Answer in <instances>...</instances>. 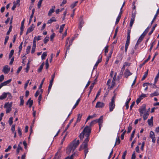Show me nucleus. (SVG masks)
<instances>
[{
  "label": "nucleus",
  "instance_id": "nucleus-31",
  "mask_svg": "<svg viewBox=\"0 0 159 159\" xmlns=\"http://www.w3.org/2000/svg\"><path fill=\"white\" fill-rule=\"evenodd\" d=\"M159 78V69L158 70V72L156 77L154 79V84H156L157 82L158 79Z\"/></svg>",
  "mask_w": 159,
  "mask_h": 159
},
{
  "label": "nucleus",
  "instance_id": "nucleus-25",
  "mask_svg": "<svg viewBox=\"0 0 159 159\" xmlns=\"http://www.w3.org/2000/svg\"><path fill=\"white\" fill-rule=\"evenodd\" d=\"M80 98H79L76 101V102L75 103V105L73 107L72 110L74 109L75 108V107H77V106H78L79 103V102L80 101Z\"/></svg>",
  "mask_w": 159,
  "mask_h": 159
},
{
  "label": "nucleus",
  "instance_id": "nucleus-49",
  "mask_svg": "<svg viewBox=\"0 0 159 159\" xmlns=\"http://www.w3.org/2000/svg\"><path fill=\"white\" fill-rule=\"evenodd\" d=\"M132 129V126L129 125L128 128L127 133H129L131 131Z\"/></svg>",
  "mask_w": 159,
  "mask_h": 159
},
{
  "label": "nucleus",
  "instance_id": "nucleus-2",
  "mask_svg": "<svg viewBox=\"0 0 159 159\" xmlns=\"http://www.w3.org/2000/svg\"><path fill=\"white\" fill-rule=\"evenodd\" d=\"M79 144L80 141L79 140H74L68 146L67 152H68L69 153L71 151H74L77 147L79 145Z\"/></svg>",
  "mask_w": 159,
  "mask_h": 159
},
{
  "label": "nucleus",
  "instance_id": "nucleus-12",
  "mask_svg": "<svg viewBox=\"0 0 159 159\" xmlns=\"http://www.w3.org/2000/svg\"><path fill=\"white\" fill-rule=\"evenodd\" d=\"M11 79H9L7 80L4 81L2 83L0 84V86L2 87L3 86L7 85L8 84H9L11 82Z\"/></svg>",
  "mask_w": 159,
  "mask_h": 159
},
{
  "label": "nucleus",
  "instance_id": "nucleus-10",
  "mask_svg": "<svg viewBox=\"0 0 159 159\" xmlns=\"http://www.w3.org/2000/svg\"><path fill=\"white\" fill-rule=\"evenodd\" d=\"M132 73L130 72L129 70L128 69L125 70V71L124 73L125 77L126 78H128V77L132 75Z\"/></svg>",
  "mask_w": 159,
  "mask_h": 159
},
{
  "label": "nucleus",
  "instance_id": "nucleus-13",
  "mask_svg": "<svg viewBox=\"0 0 159 159\" xmlns=\"http://www.w3.org/2000/svg\"><path fill=\"white\" fill-rule=\"evenodd\" d=\"M57 21V20L56 19L55 17H52L50 19L48 20L47 22V24H49L52 23L53 22H55Z\"/></svg>",
  "mask_w": 159,
  "mask_h": 159
},
{
  "label": "nucleus",
  "instance_id": "nucleus-20",
  "mask_svg": "<svg viewBox=\"0 0 159 159\" xmlns=\"http://www.w3.org/2000/svg\"><path fill=\"white\" fill-rule=\"evenodd\" d=\"M120 142V137L119 136L117 137L116 139V141L115 143V144L114 147H115L116 145L119 144Z\"/></svg>",
  "mask_w": 159,
  "mask_h": 159
},
{
  "label": "nucleus",
  "instance_id": "nucleus-1",
  "mask_svg": "<svg viewBox=\"0 0 159 159\" xmlns=\"http://www.w3.org/2000/svg\"><path fill=\"white\" fill-rule=\"evenodd\" d=\"M91 132V128L89 126H86L79 135V137L80 140H83V139H85L80 148V150L82 148L84 149L85 158L86 157V155L89 152L88 149L87 148L88 143L89 139V136Z\"/></svg>",
  "mask_w": 159,
  "mask_h": 159
},
{
  "label": "nucleus",
  "instance_id": "nucleus-64",
  "mask_svg": "<svg viewBox=\"0 0 159 159\" xmlns=\"http://www.w3.org/2000/svg\"><path fill=\"white\" fill-rule=\"evenodd\" d=\"M39 93H40V91L39 90H37L34 94L35 97H37L39 95Z\"/></svg>",
  "mask_w": 159,
  "mask_h": 159
},
{
  "label": "nucleus",
  "instance_id": "nucleus-43",
  "mask_svg": "<svg viewBox=\"0 0 159 159\" xmlns=\"http://www.w3.org/2000/svg\"><path fill=\"white\" fill-rule=\"evenodd\" d=\"M8 122L10 125H11L12 124L13 122L12 117H11L9 118Z\"/></svg>",
  "mask_w": 159,
  "mask_h": 159
},
{
  "label": "nucleus",
  "instance_id": "nucleus-60",
  "mask_svg": "<svg viewBox=\"0 0 159 159\" xmlns=\"http://www.w3.org/2000/svg\"><path fill=\"white\" fill-rule=\"evenodd\" d=\"M156 84H154V83L153 84H150V87L153 88H157V86L155 85Z\"/></svg>",
  "mask_w": 159,
  "mask_h": 159
},
{
  "label": "nucleus",
  "instance_id": "nucleus-21",
  "mask_svg": "<svg viewBox=\"0 0 159 159\" xmlns=\"http://www.w3.org/2000/svg\"><path fill=\"white\" fill-rule=\"evenodd\" d=\"M22 144L21 142H20L19 144L18 145V148L16 150V152L17 153H19L20 150H22V148L20 146V144Z\"/></svg>",
  "mask_w": 159,
  "mask_h": 159
},
{
  "label": "nucleus",
  "instance_id": "nucleus-30",
  "mask_svg": "<svg viewBox=\"0 0 159 159\" xmlns=\"http://www.w3.org/2000/svg\"><path fill=\"white\" fill-rule=\"evenodd\" d=\"M130 30H128L127 32V39L126 40L130 41Z\"/></svg>",
  "mask_w": 159,
  "mask_h": 159
},
{
  "label": "nucleus",
  "instance_id": "nucleus-57",
  "mask_svg": "<svg viewBox=\"0 0 159 159\" xmlns=\"http://www.w3.org/2000/svg\"><path fill=\"white\" fill-rule=\"evenodd\" d=\"M30 81V80H27L26 82L25 83L24 86V88L25 89H26Z\"/></svg>",
  "mask_w": 159,
  "mask_h": 159
},
{
  "label": "nucleus",
  "instance_id": "nucleus-36",
  "mask_svg": "<svg viewBox=\"0 0 159 159\" xmlns=\"http://www.w3.org/2000/svg\"><path fill=\"white\" fill-rule=\"evenodd\" d=\"M54 12V8H51L50 9L48 13V16H51L52 14Z\"/></svg>",
  "mask_w": 159,
  "mask_h": 159
},
{
  "label": "nucleus",
  "instance_id": "nucleus-56",
  "mask_svg": "<svg viewBox=\"0 0 159 159\" xmlns=\"http://www.w3.org/2000/svg\"><path fill=\"white\" fill-rule=\"evenodd\" d=\"M4 76L3 75H1L0 76V82H2L4 79Z\"/></svg>",
  "mask_w": 159,
  "mask_h": 159
},
{
  "label": "nucleus",
  "instance_id": "nucleus-63",
  "mask_svg": "<svg viewBox=\"0 0 159 159\" xmlns=\"http://www.w3.org/2000/svg\"><path fill=\"white\" fill-rule=\"evenodd\" d=\"M144 145H145V142L144 141H143L142 143V145L141 146V148H140L141 150L142 151H143V148H144Z\"/></svg>",
  "mask_w": 159,
  "mask_h": 159
},
{
  "label": "nucleus",
  "instance_id": "nucleus-17",
  "mask_svg": "<svg viewBox=\"0 0 159 159\" xmlns=\"http://www.w3.org/2000/svg\"><path fill=\"white\" fill-rule=\"evenodd\" d=\"M95 120L96 123H98V124L102 123L103 116H101L99 119Z\"/></svg>",
  "mask_w": 159,
  "mask_h": 159
},
{
  "label": "nucleus",
  "instance_id": "nucleus-38",
  "mask_svg": "<svg viewBox=\"0 0 159 159\" xmlns=\"http://www.w3.org/2000/svg\"><path fill=\"white\" fill-rule=\"evenodd\" d=\"M65 24H63L61 26L60 28V31H59V32L60 33H61L62 32L63 29L65 26Z\"/></svg>",
  "mask_w": 159,
  "mask_h": 159
},
{
  "label": "nucleus",
  "instance_id": "nucleus-51",
  "mask_svg": "<svg viewBox=\"0 0 159 159\" xmlns=\"http://www.w3.org/2000/svg\"><path fill=\"white\" fill-rule=\"evenodd\" d=\"M44 80H45V78H44L42 80V82H41V83L40 84V85H39V89H41V88H42V85L43 84V83L44 81Z\"/></svg>",
  "mask_w": 159,
  "mask_h": 159
},
{
  "label": "nucleus",
  "instance_id": "nucleus-14",
  "mask_svg": "<svg viewBox=\"0 0 159 159\" xmlns=\"http://www.w3.org/2000/svg\"><path fill=\"white\" fill-rule=\"evenodd\" d=\"M31 98H29L26 103V105L29 104V107L30 108L31 107L33 103V100H31Z\"/></svg>",
  "mask_w": 159,
  "mask_h": 159
},
{
  "label": "nucleus",
  "instance_id": "nucleus-55",
  "mask_svg": "<svg viewBox=\"0 0 159 159\" xmlns=\"http://www.w3.org/2000/svg\"><path fill=\"white\" fill-rule=\"evenodd\" d=\"M150 57H151V56L150 55H149L148 58L146 59V60L143 62V65H144L145 64L146 62H147L150 59Z\"/></svg>",
  "mask_w": 159,
  "mask_h": 159
},
{
  "label": "nucleus",
  "instance_id": "nucleus-61",
  "mask_svg": "<svg viewBox=\"0 0 159 159\" xmlns=\"http://www.w3.org/2000/svg\"><path fill=\"white\" fill-rule=\"evenodd\" d=\"M9 36H6L5 37V41L4 43L5 44H6V43H7V41L9 39Z\"/></svg>",
  "mask_w": 159,
  "mask_h": 159
},
{
  "label": "nucleus",
  "instance_id": "nucleus-46",
  "mask_svg": "<svg viewBox=\"0 0 159 159\" xmlns=\"http://www.w3.org/2000/svg\"><path fill=\"white\" fill-rule=\"evenodd\" d=\"M96 121L95 120H94L93 121H92L89 124V126L90 127H91L92 126H93L95 124H96Z\"/></svg>",
  "mask_w": 159,
  "mask_h": 159
},
{
  "label": "nucleus",
  "instance_id": "nucleus-40",
  "mask_svg": "<svg viewBox=\"0 0 159 159\" xmlns=\"http://www.w3.org/2000/svg\"><path fill=\"white\" fill-rule=\"evenodd\" d=\"M144 36L143 35L141 34V36L140 37L139 39H138L137 41L139 42L140 43L142 41L143 39L144 38Z\"/></svg>",
  "mask_w": 159,
  "mask_h": 159
},
{
  "label": "nucleus",
  "instance_id": "nucleus-3",
  "mask_svg": "<svg viewBox=\"0 0 159 159\" xmlns=\"http://www.w3.org/2000/svg\"><path fill=\"white\" fill-rule=\"evenodd\" d=\"M12 102H11L6 103L4 106V108L6 109V113H9L11 111V107L12 106Z\"/></svg>",
  "mask_w": 159,
  "mask_h": 159
},
{
  "label": "nucleus",
  "instance_id": "nucleus-32",
  "mask_svg": "<svg viewBox=\"0 0 159 159\" xmlns=\"http://www.w3.org/2000/svg\"><path fill=\"white\" fill-rule=\"evenodd\" d=\"M135 20V18H132L131 19L130 24H129V26L130 27H131L133 25L134 23V21Z\"/></svg>",
  "mask_w": 159,
  "mask_h": 159
},
{
  "label": "nucleus",
  "instance_id": "nucleus-54",
  "mask_svg": "<svg viewBox=\"0 0 159 159\" xmlns=\"http://www.w3.org/2000/svg\"><path fill=\"white\" fill-rule=\"evenodd\" d=\"M6 94L7 95V96H8V98L9 99H11L12 98V96L11 95V94L9 92L6 93Z\"/></svg>",
  "mask_w": 159,
  "mask_h": 159
},
{
  "label": "nucleus",
  "instance_id": "nucleus-11",
  "mask_svg": "<svg viewBox=\"0 0 159 159\" xmlns=\"http://www.w3.org/2000/svg\"><path fill=\"white\" fill-rule=\"evenodd\" d=\"M35 27V26L34 24H32L30 27L28 28L27 29L26 33V35H27L28 33H30L34 30Z\"/></svg>",
  "mask_w": 159,
  "mask_h": 159
},
{
  "label": "nucleus",
  "instance_id": "nucleus-52",
  "mask_svg": "<svg viewBox=\"0 0 159 159\" xmlns=\"http://www.w3.org/2000/svg\"><path fill=\"white\" fill-rule=\"evenodd\" d=\"M45 65H46V69H48V67H49V64H48V59H47V60L46 61Z\"/></svg>",
  "mask_w": 159,
  "mask_h": 159
},
{
  "label": "nucleus",
  "instance_id": "nucleus-5",
  "mask_svg": "<svg viewBox=\"0 0 159 159\" xmlns=\"http://www.w3.org/2000/svg\"><path fill=\"white\" fill-rule=\"evenodd\" d=\"M139 111L140 113V116H142L143 114L146 111V107L145 104H143L139 109Z\"/></svg>",
  "mask_w": 159,
  "mask_h": 159
},
{
  "label": "nucleus",
  "instance_id": "nucleus-27",
  "mask_svg": "<svg viewBox=\"0 0 159 159\" xmlns=\"http://www.w3.org/2000/svg\"><path fill=\"white\" fill-rule=\"evenodd\" d=\"M82 116V114H78L77 120L76 121V123L80 121Z\"/></svg>",
  "mask_w": 159,
  "mask_h": 159
},
{
  "label": "nucleus",
  "instance_id": "nucleus-8",
  "mask_svg": "<svg viewBox=\"0 0 159 159\" xmlns=\"http://www.w3.org/2000/svg\"><path fill=\"white\" fill-rule=\"evenodd\" d=\"M10 69L8 65H6L3 67L2 71L5 74H7L9 72Z\"/></svg>",
  "mask_w": 159,
  "mask_h": 159
},
{
  "label": "nucleus",
  "instance_id": "nucleus-16",
  "mask_svg": "<svg viewBox=\"0 0 159 159\" xmlns=\"http://www.w3.org/2000/svg\"><path fill=\"white\" fill-rule=\"evenodd\" d=\"M153 117L152 116L150 119H149L148 120V125L150 126H152L153 125Z\"/></svg>",
  "mask_w": 159,
  "mask_h": 159
},
{
  "label": "nucleus",
  "instance_id": "nucleus-58",
  "mask_svg": "<svg viewBox=\"0 0 159 159\" xmlns=\"http://www.w3.org/2000/svg\"><path fill=\"white\" fill-rule=\"evenodd\" d=\"M126 154V151H125L124 152L123 154L122 155V159H125V157Z\"/></svg>",
  "mask_w": 159,
  "mask_h": 159
},
{
  "label": "nucleus",
  "instance_id": "nucleus-47",
  "mask_svg": "<svg viewBox=\"0 0 159 159\" xmlns=\"http://www.w3.org/2000/svg\"><path fill=\"white\" fill-rule=\"evenodd\" d=\"M49 37H46L43 40V42L44 43H46L47 42L49 41Z\"/></svg>",
  "mask_w": 159,
  "mask_h": 159
},
{
  "label": "nucleus",
  "instance_id": "nucleus-26",
  "mask_svg": "<svg viewBox=\"0 0 159 159\" xmlns=\"http://www.w3.org/2000/svg\"><path fill=\"white\" fill-rule=\"evenodd\" d=\"M36 40H37V37L35 36L34 39L33 41V45L32 47L35 48L36 47Z\"/></svg>",
  "mask_w": 159,
  "mask_h": 159
},
{
  "label": "nucleus",
  "instance_id": "nucleus-50",
  "mask_svg": "<svg viewBox=\"0 0 159 159\" xmlns=\"http://www.w3.org/2000/svg\"><path fill=\"white\" fill-rule=\"evenodd\" d=\"M23 42H22L20 43V46H19V52H21V50H22V45H23Z\"/></svg>",
  "mask_w": 159,
  "mask_h": 159
},
{
  "label": "nucleus",
  "instance_id": "nucleus-22",
  "mask_svg": "<svg viewBox=\"0 0 159 159\" xmlns=\"http://www.w3.org/2000/svg\"><path fill=\"white\" fill-rule=\"evenodd\" d=\"M121 17V14L120 13H119V15L116 19V23H115L116 25H117L118 24V23H119V21Z\"/></svg>",
  "mask_w": 159,
  "mask_h": 159
},
{
  "label": "nucleus",
  "instance_id": "nucleus-34",
  "mask_svg": "<svg viewBox=\"0 0 159 159\" xmlns=\"http://www.w3.org/2000/svg\"><path fill=\"white\" fill-rule=\"evenodd\" d=\"M96 116V114H94L92 116H89L86 120V122H87L88 120H89L91 119H92L93 118V117H95Z\"/></svg>",
  "mask_w": 159,
  "mask_h": 159
},
{
  "label": "nucleus",
  "instance_id": "nucleus-19",
  "mask_svg": "<svg viewBox=\"0 0 159 159\" xmlns=\"http://www.w3.org/2000/svg\"><path fill=\"white\" fill-rule=\"evenodd\" d=\"M102 57H101L100 58H99L97 60L94 66V69H95V67H97L99 63L102 61Z\"/></svg>",
  "mask_w": 159,
  "mask_h": 159
},
{
  "label": "nucleus",
  "instance_id": "nucleus-41",
  "mask_svg": "<svg viewBox=\"0 0 159 159\" xmlns=\"http://www.w3.org/2000/svg\"><path fill=\"white\" fill-rule=\"evenodd\" d=\"M12 28V26L11 25L10 26L9 30H8V31H7V35H8L10 34V33L11 31Z\"/></svg>",
  "mask_w": 159,
  "mask_h": 159
},
{
  "label": "nucleus",
  "instance_id": "nucleus-44",
  "mask_svg": "<svg viewBox=\"0 0 159 159\" xmlns=\"http://www.w3.org/2000/svg\"><path fill=\"white\" fill-rule=\"evenodd\" d=\"M18 133L20 136L22 135L21 129L19 127H18Z\"/></svg>",
  "mask_w": 159,
  "mask_h": 159
},
{
  "label": "nucleus",
  "instance_id": "nucleus-62",
  "mask_svg": "<svg viewBox=\"0 0 159 159\" xmlns=\"http://www.w3.org/2000/svg\"><path fill=\"white\" fill-rule=\"evenodd\" d=\"M126 132V130H125L121 134V139H124V135L125 133Z\"/></svg>",
  "mask_w": 159,
  "mask_h": 159
},
{
  "label": "nucleus",
  "instance_id": "nucleus-48",
  "mask_svg": "<svg viewBox=\"0 0 159 159\" xmlns=\"http://www.w3.org/2000/svg\"><path fill=\"white\" fill-rule=\"evenodd\" d=\"M31 49V46H27V48L26 50V52L27 54H28L30 51V50Z\"/></svg>",
  "mask_w": 159,
  "mask_h": 159
},
{
  "label": "nucleus",
  "instance_id": "nucleus-37",
  "mask_svg": "<svg viewBox=\"0 0 159 159\" xmlns=\"http://www.w3.org/2000/svg\"><path fill=\"white\" fill-rule=\"evenodd\" d=\"M47 56V52H43L41 56L42 59V60L45 59L46 57Z\"/></svg>",
  "mask_w": 159,
  "mask_h": 159
},
{
  "label": "nucleus",
  "instance_id": "nucleus-45",
  "mask_svg": "<svg viewBox=\"0 0 159 159\" xmlns=\"http://www.w3.org/2000/svg\"><path fill=\"white\" fill-rule=\"evenodd\" d=\"M14 52V50L13 49L11 50L9 54V58H11L12 55H13Z\"/></svg>",
  "mask_w": 159,
  "mask_h": 159
},
{
  "label": "nucleus",
  "instance_id": "nucleus-15",
  "mask_svg": "<svg viewBox=\"0 0 159 159\" xmlns=\"http://www.w3.org/2000/svg\"><path fill=\"white\" fill-rule=\"evenodd\" d=\"M149 112L148 111H146L144 113V115H143V119L144 120H146L148 118V117L149 115Z\"/></svg>",
  "mask_w": 159,
  "mask_h": 159
},
{
  "label": "nucleus",
  "instance_id": "nucleus-28",
  "mask_svg": "<svg viewBox=\"0 0 159 159\" xmlns=\"http://www.w3.org/2000/svg\"><path fill=\"white\" fill-rule=\"evenodd\" d=\"M131 99V98H130L129 99H128L125 102V106L126 107V109H128L129 107V103L130 102V100Z\"/></svg>",
  "mask_w": 159,
  "mask_h": 159
},
{
  "label": "nucleus",
  "instance_id": "nucleus-42",
  "mask_svg": "<svg viewBox=\"0 0 159 159\" xmlns=\"http://www.w3.org/2000/svg\"><path fill=\"white\" fill-rule=\"evenodd\" d=\"M77 3L78 1H76L74 3L71 4V5H70V7L72 8H74L75 6H76L77 5Z\"/></svg>",
  "mask_w": 159,
  "mask_h": 159
},
{
  "label": "nucleus",
  "instance_id": "nucleus-39",
  "mask_svg": "<svg viewBox=\"0 0 159 159\" xmlns=\"http://www.w3.org/2000/svg\"><path fill=\"white\" fill-rule=\"evenodd\" d=\"M148 71H147L145 72L144 74L143 75V76L141 79V80L142 81L144 80L145 79V78L147 77V76L148 75Z\"/></svg>",
  "mask_w": 159,
  "mask_h": 159
},
{
  "label": "nucleus",
  "instance_id": "nucleus-33",
  "mask_svg": "<svg viewBox=\"0 0 159 159\" xmlns=\"http://www.w3.org/2000/svg\"><path fill=\"white\" fill-rule=\"evenodd\" d=\"M135 129H134V130H133V131H132V133L131 134V137L129 139V140L130 141H131L132 140V139L134 137V134L135 133Z\"/></svg>",
  "mask_w": 159,
  "mask_h": 159
},
{
  "label": "nucleus",
  "instance_id": "nucleus-23",
  "mask_svg": "<svg viewBox=\"0 0 159 159\" xmlns=\"http://www.w3.org/2000/svg\"><path fill=\"white\" fill-rule=\"evenodd\" d=\"M159 95V93L157 91H155L153 93L150 94V96L152 97L154 96H157Z\"/></svg>",
  "mask_w": 159,
  "mask_h": 159
},
{
  "label": "nucleus",
  "instance_id": "nucleus-24",
  "mask_svg": "<svg viewBox=\"0 0 159 159\" xmlns=\"http://www.w3.org/2000/svg\"><path fill=\"white\" fill-rule=\"evenodd\" d=\"M44 62H43L42 63V64L40 66L38 70V72L40 73L42 71V70L43 69V66H44Z\"/></svg>",
  "mask_w": 159,
  "mask_h": 159
},
{
  "label": "nucleus",
  "instance_id": "nucleus-6",
  "mask_svg": "<svg viewBox=\"0 0 159 159\" xmlns=\"http://www.w3.org/2000/svg\"><path fill=\"white\" fill-rule=\"evenodd\" d=\"M79 27L78 28L81 30L84 22L83 20V16H81L79 19Z\"/></svg>",
  "mask_w": 159,
  "mask_h": 159
},
{
  "label": "nucleus",
  "instance_id": "nucleus-18",
  "mask_svg": "<svg viewBox=\"0 0 159 159\" xmlns=\"http://www.w3.org/2000/svg\"><path fill=\"white\" fill-rule=\"evenodd\" d=\"M7 97L6 93L4 92L0 96V100H2L6 98Z\"/></svg>",
  "mask_w": 159,
  "mask_h": 159
},
{
  "label": "nucleus",
  "instance_id": "nucleus-7",
  "mask_svg": "<svg viewBox=\"0 0 159 159\" xmlns=\"http://www.w3.org/2000/svg\"><path fill=\"white\" fill-rule=\"evenodd\" d=\"M149 137L152 139V142L153 143H155L156 139L154 133L153 131H151L150 132Z\"/></svg>",
  "mask_w": 159,
  "mask_h": 159
},
{
  "label": "nucleus",
  "instance_id": "nucleus-53",
  "mask_svg": "<svg viewBox=\"0 0 159 159\" xmlns=\"http://www.w3.org/2000/svg\"><path fill=\"white\" fill-rule=\"evenodd\" d=\"M75 39V37H73L72 38V39L71 40L69 41V47H70L71 45H72L73 41Z\"/></svg>",
  "mask_w": 159,
  "mask_h": 159
},
{
  "label": "nucleus",
  "instance_id": "nucleus-35",
  "mask_svg": "<svg viewBox=\"0 0 159 159\" xmlns=\"http://www.w3.org/2000/svg\"><path fill=\"white\" fill-rule=\"evenodd\" d=\"M157 25L155 24L154 25V26H153V27L152 28V29L151 30L149 33V34H148L149 35H150L152 34V33H153V32L154 30H155V28L156 27Z\"/></svg>",
  "mask_w": 159,
  "mask_h": 159
},
{
  "label": "nucleus",
  "instance_id": "nucleus-59",
  "mask_svg": "<svg viewBox=\"0 0 159 159\" xmlns=\"http://www.w3.org/2000/svg\"><path fill=\"white\" fill-rule=\"evenodd\" d=\"M136 15V11L135 10L132 14V18H135Z\"/></svg>",
  "mask_w": 159,
  "mask_h": 159
},
{
  "label": "nucleus",
  "instance_id": "nucleus-4",
  "mask_svg": "<svg viewBox=\"0 0 159 159\" xmlns=\"http://www.w3.org/2000/svg\"><path fill=\"white\" fill-rule=\"evenodd\" d=\"M115 96H114L112 97L111 99V101L109 104V110L110 111H112L115 107Z\"/></svg>",
  "mask_w": 159,
  "mask_h": 159
},
{
  "label": "nucleus",
  "instance_id": "nucleus-9",
  "mask_svg": "<svg viewBox=\"0 0 159 159\" xmlns=\"http://www.w3.org/2000/svg\"><path fill=\"white\" fill-rule=\"evenodd\" d=\"M105 103L101 102H97L95 107L96 108H102L104 106Z\"/></svg>",
  "mask_w": 159,
  "mask_h": 159
},
{
  "label": "nucleus",
  "instance_id": "nucleus-29",
  "mask_svg": "<svg viewBox=\"0 0 159 159\" xmlns=\"http://www.w3.org/2000/svg\"><path fill=\"white\" fill-rule=\"evenodd\" d=\"M149 29H150V27L149 26H148L146 28V29L144 31L143 33L142 34L144 36H145L146 35V34L148 31Z\"/></svg>",
  "mask_w": 159,
  "mask_h": 159
}]
</instances>
